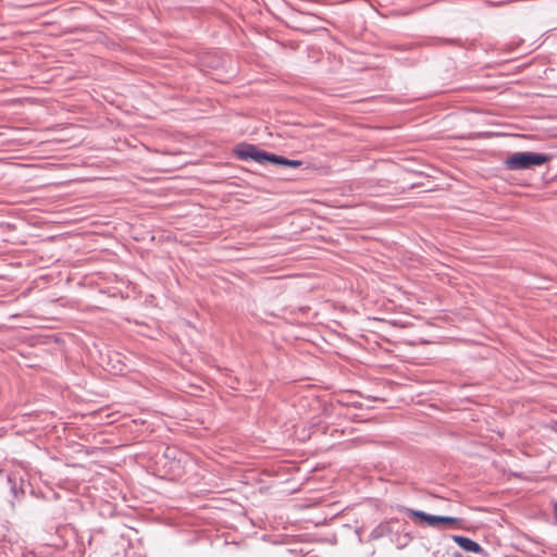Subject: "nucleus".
Listing matches in <instances>:
<instances>
[{"label":"nucleus","instance_id":"obj_3","mask_svg":"<svg viewBox=\"0 0 557 557\" xmlns=\"http://www.w3.org/2000/svg\"><path fill=\"white\" fill-rule=\"evenodd\" d=\"M235 153L237 154L238 158L243 160L252 159L259 163L264 162L265 152L258 150L252 145L238 146L235 149Z\"/></svg>","mask_w":557,"mask_h":557},{"label":"nucleus","instance_id":"obj_1","mask_svg":"<svg viewBox=\"0 0 557 557\" xmlns=\"http://www.w3.org/2000/svg\"><path fill=\"white\" fill-rule=\"evenodd\" d=\"M547 156L535 152H515L505 160V165L508 170H525L533 166H540L546 163Z\"/></svg>","mask_w":557,"mask_h":557},{"label":"nucleus","instance_id":"obj_4","mask_svg":"<svg viewBox=\"0 0 557 557\" xmlns=\"http://www.w3.org/2000/svg\"><path fill=\"white\" fill-rule=\"evenodd\" d=\"M451 540L466 552L474 554H481L483 552L481 545L469 537L461 535H451Z\"/></svg>","mask_w":557,"mask_h":557},{"label":"nucleus","instance_id":"obj_2","mask_svg":"<svg viewBox=\"0 0 557 557\" xmlns=\"http://www.w3.org/2000/svg\"><path fill=\"white\" fill-rule=\"evenodd\" d=\"M408 515L411 518L419 519L422 522H425L430 527H438L440 524H447V525H456L460 519L454 518V517H443V516H433L425 513L423 511L408 509Z\"/></svg>","mask_w":557,"mask_h":557},{"label":"nucleus","instance_id":"obj_5","mask_svg":"<svg viewBox=\"0 0 557 557\" xmlns=\"http://www.w3.org/2000/svg\"><path fill=\"white\" fill-rule=\"evenodd\" d=\"M269 161L274 164L285 165L290 168H299L302 162L300 160H289L281 156L265 152L264 162Z\"/></svg>","mask_w":557,"mask_h":557}]
</instances>
